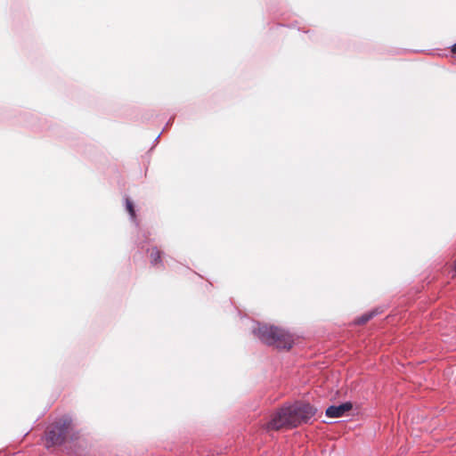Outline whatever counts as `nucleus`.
<instances>
[{
    "label": "nucleus",
    "instance_id": "obj_1",
    "mask_svg": "<svg viewBox=\"0 0 456 456\" xmlns=\"http://www.w3.org/2000/svg\"><path fill=\"white\" fill-rule=\"evenodd\" d=\"M316 409L309 403H295L281 408L266 423L267 430H279L284 427H297L307 423L315 414Z\"/></svg>",
    "mask_w": 456,
    "mask_h": 456
},
{
    "label": "nucleus",
    "instance_id": "obj_2",
    "mask_svg": "<svg viewBox=\"0 0 456 456\" xmlns=\"http://www.w3.org/2000/svg\"><path fill=\"white\" fill-rule=\"evenodd\" d=\"M253 333L263 343L278 348L289 349L293 344L292 336L286 330L273 325L257 324Z\"/></svg>",
    "mask_w": 456,
    "mask_h": 456
},
{
    "label": "nucleus",
    "instance_id": "obj_3",
    "mask_svg": "<svg viewBox=\"0 0 456 456\" xmlns=\"http://www.w3.org/2000/svg\"><path fill=\"white\" fill-rule=\"evenodd\" d=\"M71 427L70 418L65 417L50 428L45 435L46 447L61 445L65 441Z\"/></svg>",
    "mask_w": 456,
    "mask_h": 456
},
{
    "label": "nucleus",
    "instance_id": "obj_4",
    "mask_svg": "<svg viewBox=\"0 0 456 456\" xmlns=\"http://www.w3.org/2000/svg\"><path fill=\"white\" fill-rule=\"evenodd\" d=\"M353 404L350 402L343 403L339 405H330L326 409V416L329 418H339L345 415L346 412L352 410Z\"/></svg>",
    "mask_w": 456,
    "mask_h": 456
},
{
    "label": "nucleus",
    "instance_id": "obj_5",
    "mask_svg": "<svg viewBox=\"0 0 456 456\" xmlns=\"http://www.w3.org/2000/svg\"><path fill=\"white\" fill-rule=\"evenodd\" d=\"M160 251L157 248H153L151 252V263L152 265H157L160 261Z\"/></svg>",
    "mask_w": 456,
    "mask_h": 456
},
{
    "label": "nucleus",
    "instance_id": "obj_6",
    "mask_svg": "<svg viewBox=\"0 0 456 456\" xmlns=\"http://www.w3.org/2000/svg\"><path fill=\"white\" fill-rule=\"evenodd\" d=\"M374 315H376V313L374 311L366 313L357 319L356 323L364 324L368 321H370Z\"/></svg>",
    "mask_w": 456,
    "mask_h": 456
},
{
    "label": "nucleus",
    "instance_id": "obj_7",
    "mask_svg": "<svg viewBox=\"0 0 456 456\" xmlns=\"http://www.w3.org/2000/svg\"><path fill=\"white\" fill-rule=\"evenodd\" d=\"M126 210L128 211L131 218L133 220H134L135 219V211L134 208L133 202L128 198L126 199Z\"/></svg>",
    "mask_w": 456,
    "mask_h": 456
},
{
    "label": "nucleus",
    "instance_id": "obj_8",
    "mask_svg": "<svg viewBox=\"0 0 456 456\" xmlns=\"http://www.w3.org/2000/svg\"><path fill=\"white\" fill-rule=\"evenodd\" d=\"M452 51L453 53H456V44H455V45H453Z\"/></svg>",
    "mask_w": 456,
    "mask_h": 456
}]
</instances>
